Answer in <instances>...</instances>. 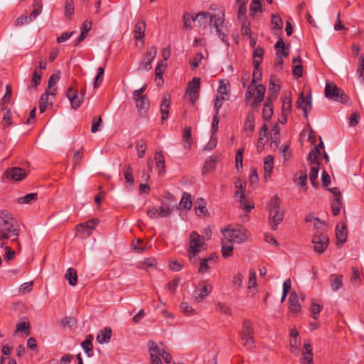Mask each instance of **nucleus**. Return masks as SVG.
Masks as SVG:
<instances>
[{
  "mask_svg": "<svg viewBox=\"0 0 364 364\" xmlns=\"http://www.w3.org/2000/svg\"><path fill=\"white\" fill-rule=\"evenodd\" d=\"M216 310L226 315L231 314V309L225 303H218L216 305Z\"/></svg>",
  "mask_w": 364,
  "mask_h": 364,
  "instance_id": "774afa93",
  "label": "nucleus"
},
{
  "mask_svg": "<svg viewBox=\"0 0 364 364\" xmlns=\"http://www.w3.org/2000/svg\"><path fill=\"white\" fill-rule=\"evenodd\" d=\"M255 90L257 95L254 97L251 104V105L255 107H257L260 102L263 101L266 88L262 85H258L255 86Z\"/></svg>",
  "mask_w": 364,
  "mask_h": 364,
  "instance_id": "6ab92c4d",
  "label": "nucleus"
},
{
  "mask_svg": "<svg viewBox=\"0 0 364 364\" xmlns=\"http://www.w3.org/2000/svg\"><path fill=\"white\" fill-rule=\"evenodd\" d=\"M74 13V6L73 0H66L65 5V15L69 19L71 18Z\"/></svg>",
  "mask_w": 364,
  "mask_h": 364,
  "instance_id": "5fc2aeb1",
  "label": "nucleus"
},
{
  "mask_svg": "<svg viewBox=\"0 0 364 364\" xmlns=\"http://www.w3.org/2000/svg\"><path fill=\"white\" fill-rule=\"evenodd\" d=\"M166 63L165 62H164V60H160L158 63V64L156 67V69H155L156 77L157 78L160 79L162 81V82H164L162 75H163L164 72L166 70Z\"/></svg>",
  "mask_w": 364,
  "mask_h": 364,
  "instance_id": "09e8293b",
  "label": "nucleus"
},
{
  "mask_svg": "<svg viewBox=\"0 0 364 364\" xmlns=\"http://www.w3.org/2000/svg\"><path fill=\"white\" fill-rule=\"evenodd\" d=\"M154 159L156 161V165L157 168L159 169V174L163 175L165 170V159L164 156L161 151H158L155 153Z\"/></svg>",
  "mask_w": 364,
  "mask_h": 364,
  "instance_id": "bb28decb",
  "label": "nucleus"
},
{
  "mask_svg": "<svg viewBox=\"0 0 364 364\" xmlns=\"http://www.w3.org/2000/svg\"><path fill=\"white\" fill-rule=\"evenodd\" d=\"M38 198V195L36 193H31L26 195L23 197H21L18 199V201L21 204H31L36 201Z\"/></svg>",
  "mask_w": 364,
  "mask_h": 364,
  "instance_id": "a18cd8bd",
  "label": "nucleus"
},
{
  "mask_svg": "<svg viewBox=\"0 0 364 364\" xmlns=\"http://www.w3.org/2000/svg\"><path fill=\"white\" fill-rule=\"evenodd\" d=\"M14 219L7 210L0 211V247H3L6 242L5 240L11 236H15L12 239V242H16L18 248H21L20 242L18 239V230L14 228Z\"/></svg>",
  "mask_w": 364,
  "mask_h": 364,
  "instance_id": "f257e3e1",
  "label": "nucleus"
},
{
  "mask_svg": "<svg viewBox=\"0 0 364 364\" xmlns=\"http://www.w3.org/2000/svg\"><path fill=\"white\" fill-rule=\"evenodd\" d=\"M248 0H236V4L238 5L237 18L241 22L247 21V8L246 5Z\"/></svg>",
  "mask_w": 364,
  "mask_h": 364,
  "instance_id": "aec40b11",
  "label": "nucleus"
},
{
  "mask_svg": "<svg viewBox=\"0 0 364 364\" xmlns=\"http://www.w3.org/2000/svg\"><path fill=\"white\" fill-rule=\"evenodd\" d=\"M104 73H105V68L103 67H100L97 69V74L95 78L94 88L99 87L100 85L102 84V82H103Z\"/></svg>",
  "mask_w": 364,
  "mask_h": 364,
  "instance_id": "8fccbe9b",
  "label": "nucleus"
},
{
  "mask_svg": "<svg viewBox=\"0 0 364 364\" xmlns=\"http://www.w3.org/2000/svg\"><path fill=\"white\" fill-rule=\"evenodd\" d=\"M156 264V260L154 257L145 258L139 262L138 267L140 269H146L148 267H153Z\"/></svg>",
  "mask_w": 364,
  "mask_h": 364,
  "instance_id": "de8ad7c7",
  "label": "nucleus"
},
{
  "mask_svg": "<svg viewBox=\"0 0 364 364\" xmlns=\"http://www.w3.org/2000/svg\"><path fill=\"white\" fill-rule=\"evenodd\" d=\"M320 168V164L311 165V171L309 173V180L314 187L318 186V182L317 181L318 174Z\"/></svg>",
  "mask_w": 364,
  "mask_h": 364,
  "instance_id": "7c9ffc66",
  "label": "nucleus"
},
{
  "mask_svg": "<svg viewBox=\"0 0 364 364\" xmlns=\"http://www.w3.org/2000/svg\"><path fill=\"white\" fill-rule=\"evenodd\" d=\"M357 73L359 75V77L361 82H364V57L361 55L359 60V64L357 68Z\"/></svg>",
  "mask_w": 364,
  "mask_h": 364,
  "instance_id": "338daca9",
  "label": "nucleus"
},
{
  "mask_svg": "<svg viewBox=\"0 0 364 364\" xmlns=\"http://www.w3.org/2000/svg\"><path fill=\"white\" fill-rule=\"evenodd\" d=\"M204 238V236L201 237L196 231L191 233L188 248V256L191 262L193 263L197 262V257L205 245L203 242Z\"/></svg>",
  "mask_w": 364,
  "mask_h": 364,
  "instance_id": "7ed1b4c3",
  "label": "nucleus"
},
{
  "mask_svg": "<svg viewBox=\"0 0 364 364\" xmlns=\"http://www.w3.org/2000/svg\"><path fill=\"white\" fill-rule=\"evenodd\" d=\"M254 72L252 74V84L262 79V69L260 68L259 60H253Z\"/></svg>",
  "mask_w": 364,
  "mask_h": 364,
  "instance_id": "72a5a7b5",
  "label": "nucleus"
},
{
  "mask_svg": "<svg viewBox=\"0 0 364 364\" xmlns=\"http://www.w3.org/2000/svg\"><path fill=\"white\" fill-rule=\"evenodd\" d=\"M92 340L93 336L91 334H90L86 336L85 340L81 343L82 348L85 350V353L87 354L89 357L92 355Z\"/></svg>",
  "mask_w": 364,
  "mask_h": 364,
  "instance_id": "f704fd0d",
  "label": "nucleus"
},
{
  "mask_svg": "<svg viewBox=\"0 0 364 364\" xmlns=\"http://www.w3.org/2000/svg\"><path fill=\"white\" fill-rule=\"evenodd\" d=\"M242 345L247 350L253 348L255 343V331L252 323L249 319H245L242 323V328L240 332Z\"/></svg>",
  "mask_w": 364,
  "mask_h": 364,
  "instance_id": "20e7f679",
  "label": "nucleus"
},
{
  "mask_svg": "<svg viewBox=\"0 0 364 364\" xmlns=\"http://www.w3.org/2000/svg\"><path fill=\"white\" fill-rule=\"evenodd\" d=\"M203 58V55L201 53H198L196 56L190 60V64L192 67V69L194 70L198 68L201 62V60Z\"/></svg>",
  "mask_w": 364,
  "mask_h": 364,
  "instance_id": "69168bd1",
  "label": "nucleus"
},
{
  "mask_svg": "<svg viewBox=\"0 0 364 364\" xmlns=\"http://www.w3.org/2000/svg\"><path fill=\"white\" fill-rule=\"evenodd\" d=\"M5 176L13 181H21L24 179L26 176V171L20 167H12L7 168L4 173Z\"/></svg>",
  "mask_w": 364,
  "mask_h": 364,
  "instance_id": "4468645a",
  "label": "nucleus"
},
{
  "mask_svg": "<svg viewBox=\"0 0 364 364\" xmlns=\"http://www.w3.org/2000/svg\"><path fill=\"white\" fill-rule=\"evenodd\" d=\"M157 54V48L155 46H151L149 48L141 61L139 70H149L151 68V63L155 58Z\"/></svg>",
  "mask_w": 364,
  "mask_h": 364,
  "instance_id": "9d476101",
  "label": "nucleus"
},
{
  "mask_svg": "<svg viewBox=\"0 0 364 364\" xmlns=\"http://www.w3.org/2000/svg\"><path fill=\"white\" fill-rule=\"evenodd\" d=\"M213 286L206 281H202L193 291V296L196 302H201L212 291Z\"/></svg>",
  "mask_w": 364,
  "mask_h": 364,
  "instance_id": "0eeeda50",
  "label": "nucleus"
},
{
  "mask_svg": "<svg viewBox=\"0 0 364 364\" xmlns=\"http://www.w3.org/2000/svg\"><path fill=\"white\" fill-rule=\"evenodd\" d=\"M312 242L314 244V250L318 253H323L328 246V237L321 233L319 235L315 234L313 236Z\"/></svg>",
  "mask_w": 364,
  "mask_h": 364,
  "instance_id": "9b49d317",
  "label": "nucleus"
},
{
  "mask_svg": "<svg viewBox=\"0 0 364 364\" xmlns=\"http://www.w3.org/2000/svg\"><path fill=\"white\" fill-rule=\"evenodd\" d=\"M159 209V217H167L172 213L171 208L169 205L162 204Z\"/></svg>",
  "mask_w": 364,
  "mask_h": 364,
  "instance_id": "bf43d9fd",
  "label": "nucleus"
},
{
  "mask_svg": "<svg viewBox=\"0 0 364 364\" xmlns=\"http://www.w3.org/2000/svg\"><path fill=\"white\" fill-rule=\"evenodd\" d=\"M33 9L31 11L30 16L32 20L36 18V17L41 13L43 4L41 0H34L33 3Z\"/></svg>",
  "mask_w": 364,
  "mask_h": 364,
  "instance_id": "a19ab883",
  "label": "nucleus"
},
{
  "mask_svg": "<svg viewBox=\"0 0 364 364\" xmlns=\"http://www.w3.org/2000/svg\"><path fill=\"white\" fill-rule=\"evenodd\" d=\"M289 310L293 313H298L301 310L299 297L295 292H292L289 298Z\"/></svg>",
  "mask_w": 364,
  "mask_h": 364,
  "instance_id": "a878e982",
  "label": "nucleus"
},
{
  "mask_svg": "<svg viewBox=\"0 0 364 364\" xmlns=\"http://www.w3.org/2000/svg\"><path fill=\"white\" fill-rule=\"evenodd\" d=\"M342 206L341 198H335L331 204V210L334 215H337L340 213L341 208Z\"/></svg>",
  "mask_w": 364,
  "mask_h": 364,
  "instance_id": "603ef678",
  "label": "nucleus"
},
{
  "mask_svg": "<svg viewBox=\"0 0 364 364\" xmlns=\"http://www.w3.org/2000/svg\"><path fill=\"white\" fill-rule=\"evenodd\" d=\"M11 124V112L9 109H5L3 114L2 125L4 128Z\"/></svg>",
  "mask_w": 364,
  "mask_h": 364,
  "instance_id": "052dcab7",
  "label": "nucleus"
},
{
  "mask_svg": "<svg viewBox=\"0 0 364 364\" xmlns=\"http://www.w3.org/2000/svg\"><path fill=\"white\" fill-rule=\"evenodd\" d=\"M279 90L280 86L271 81L269 87V95L267 98H270V100H275L277 98V93L279 92Z\"/></svg>",
  "mask_w": 364,
  "mask_h": 364,
  "instance_id": "49530a36",
  "label": "nucleus"
},
{
  "mask_svg": "<svg viewBox=\"0 0 364 364\" xmlns=\"http://www.w3.org/2000/svg\"><path fill=\"white\" fill-rule=\"evenodd\" d=\"M148 346L151 357H161L164 349H161L154 341H149Z\"/></svg>",
  "mask_w": 364,
  "mask_h": 364,
  "instance_id": "e433bc0d",
  "label": "nucleus"
},
{
  "mask_svg": "<svg viewBox=\"0 0 364 364\" xmlns=\"http://www.w3.org/2000/svg\"><path fill=\"white\" fill-rule=\"evenodd\" d=\"M296 107L302 109L304 118L307 119L312 107L311 94L309 92L307 96H304V93L301 92L296 102Z\"/></svg>",
  "mask_w": 364,
  "mask_h": 364,
  "instance_id": "6e6552de",
  "label": "nucleus"
},
{
  "mask_svg": "<svg viewBox=\"0 0 364 364\" xmlns=\"http://www.w3.org/2000/svg\"><path fill=\"white\" fill-rule=\"evenodd\" d=\"M60 72L58 71L55 73L51 75V76L48 79V85L49 89H52V87H55V84L60 80Z\"/></svg>",
  "mask_w": 364,
  "mask_h": 364,
  "instance_id": "0e129e2a",
  "label": "nucleus"
},
{
  "mask_svg": "<svg viewBox=\"0 0 364 364\" xmlns=\"http://www.w3.org/2000/svg\"><path fill=\"white\" fill-rule=\"evenodd\" d=\"M322 309V306L316 303H315L314 300L311 302V312L312 317L315 319H317L320 311Z\"/></svg>",
  "mask_w": 364,
  "mask_h": 364,
  "instance_id": "680f3d73",
  "label": "nucleus"
},
{
  "mask_svg": "<svg viewBox=\"0 0 364 364\" xmlns=\"http://www.w3.org/2000/svg\"><path fill=\"white\" fill-rule=\"evenodd\" d=\"M218 17L219 16L210 14L208 12H200L193 17L192 20L193 22L196 23L198 26L205 27L208 23H214L215 19Z\"/></svg>",
  "mask_w": 364,
  "mask_h": 364,
  "instance_id": "f8f14e48",
  "label": "nucleus"
},
{
  "mask_svg": "<svg viewBox=\"0 0 364 364\" xmlns=\"http://www.w3.org/2000/svg\"><path fill=\"white\" fill-rule=\"evenodd\" d=\"M352 275L350 277V282L354 285L358 286L361 283V279L360 277V273L357 267H352Z\"/></svg>",
  "mask_w": 364,
  "mask_h": 364,
  "instance_id": "3c124183",
  "label": "nucleus"
},
{
  "mask_svg": "<svg viewBox=\"0 0 364 364\" xmlns=\"http://www.w3.org/2000/svg\"><path fill=\"white\" fill-rule=\"evenodd\" d=\"M41 76H42L41 72L38 71V70H35L33 72V75H32V80H31V83H32L33 87H34V88L36 87L41 83Z\"/></svg>",
  "mask_w": 364,
  "mask_h": 364,
  "instance_id": "e2e57ef3",
  "label": "nucleus"
},
{
  "mask_svg": "<svg viewBox=\"0 0 364 364\" xmlns=\"http://www.w3.org/2000/svg\"><path fill=\"white\" fill-rule=\"evenodd\" d=\"M65 278L68 281L70 285H76L77 282V274L76 270L73 268H68L65 274Z\"/></svg>",
  "mask_w": 364,
  "mask_h": 364,
  "instance_id": "4c0bfd02",
  "label": "nucleus"
},
{
  "mask_svg": "<svg viewBox=\"0 0 364 364\" xmlns=\"http://www.w3.org/2000/svg\"><path fill=\"white\" fill-rule=\"evenodd\" d=\"M273 100L270 98H267L264 103L262 109V118L264 121H269L271 119L273 114Z\"/></svg>",
  "mask_w": 364,
  "mask_h": 364,
  "instance_id": "a211bd4d",
  "label": "nucleus"
},
{
  "mask_svg": "<svg viewBox=\"0 0 364 364\" xmlns=\"http://www.w3.org/2000/svg\"><path fill=\"white\" fill-rule=\"evenodd\" d=\"M112 336V330L109 327H106L100 331L96 339L100 344L109 343Z\"/></svg>",
  "mask_w": 364,
  "mask_h": 364,
  "instance_id": "393cba45",
  "label": "nucleus"
},
{
  "mask_svg": "<svg viewBox=\"0 0 364 364\" xmlns=\"http://www.w3.org/2000/svg\"><path fill=\"white\" fill-rule=\"evenodd\" d=\"M274 168V159L271 155L267 156L264 159V177H269L272 173Z\"/></svg>",
  "mask_w": 364,
  "mask_h": 364,
  "instance_id": "cd10ccee",
  "label": "nucleus"
},
{
  "mask_svg": "<svg viewBox=\"0 0 364 364\" xmlns=\"http://www.w3.org/2000/svg\"><path fill=\"white\" fill-rule=\"evenodd\" d=\"M271 23L273 26L272 29L278 31H281L283 27V21L277 14H272L271 18Z\"/></svg>",
  "mask_w": 364,
  "mask_h": 364,
  "instance_id": "79ce46f5",
  "label": "nucleus"
},
{
  "mask_svg": "<svg viewBox=\"0 0 364 364\" xmlns=\"http://www.w3.org/2000/svg\"><path fill=\"white\" fill-rule=\"evenodd\" d=\"M260 0H252L250 5V14L254 16L257 12H262V5Z\"/></svg>",
  "mask_w": 364,
  "mask_h": 364,
  "instance_id": "37998d69",
  "label": "nucleus"
},
{
  "mask_svg": "<svg viewBox=\"0 0 364 364\" xmlns=\"http://www.w3.org/2000/svg\"><path fill=\"white\" fill-rule=\"evenodd\" d=\"M280 200L277 196H273L269 203V223L272 230L283 220L284 213L279 208Z\"/></svg>",
  "mask_w": 364,
  "mask_h": 364,
  "instance_id": "f03ea898",
  "label": "nucleus"
},
{
  "mask_svg": "<svg viewBox=\"0 0 364 364\" xmlns=\"http://www.w3.org/2000/svg\"><path fill=\"white\" fill-rule=\"evenodd\" d=\"M320 156L321 151L318 146H314L308 154V162L310 165H318L320 164Z\"/></svg>",
  "mask_w": 364,
  "mask_h": 364,
  "instance_id": "5701e85b",
  "label": "nucleus"
},
{
  "mask_svg": "<svg viewBox=\"0 0 364 364\" xmlns=\"http://www.w3.org/2000/svg\"><path fill=\"white\" fill-rule=\"evenodd\" d=\"M170 102H171V95L169 94L164 95L162 101H161V103L160 105V111L161 113L162 123H164L168 118Z\"/></svg>",
  "mask_w": 364,
  "mask_h": 364,
  "instance_id": "dca6fc26",
  "label": "nucleus"
},
{
  "mask_svg": "<svg viewBox=\"0 0 364 364\" xmlns=\"http://www.w3.org/2000/svg\"><path fill=\"white\" fill-rule=\"evenodd\" d=\"M291 108V100L289 97H286L282 100V114L284 115L287 114Z\"/></svg>",
  "mask_w": 364,
  "mask_h": 364,
  "instance_id": "13d9d810",
  "label": "nucleus"
},
{
  "mask_svg": "<svg viewBox=\"0 0 364 364\" xmlns=\"http://www.w3.org/2000/svg\"><path fill=\"white\" fill-rule=\"evenodd\" d=\"M136 148L139 158H143L145 155V151L146 149V142L143 140L137 141Z\"/></svg>",
  "mask_w": 364,
  "mask_h": 364,
  "instance_id": "4d7b16f0",
  "label": "nucleus"
},
{
  "mask_svg": "<svg viewBox=\"0 0 364 364\" xmlns=\"http://www.w3.org/2000/svg\"><path fill=\"white\" fill-rule=\"evenodd\" d=\"M181 311L187 316L196 314L195 309L191 306L187 302H182L180 305Z\"/></svg>",
  "mask_w": 364,
  "mask_h": 364,
  "instance_id": "6e6d98bb",
  "label": "nucleus"
},
{
  "mask_svg": "<svg viewBox=\"0 0 364 364\" xmlns=\"http://www.w3.org/2000/svg\"><path fill=\"white\" fill-rule=\"evenodd\" d=\"M146 31V22L144 21H138L134 26V37L136 40H142L144 37Z\"/></svg>",
  "mask_w": 364,
  "mask_h": 364,
  "instance_id": "4be33fe9",
  "label": "nucleus"
},
{
  "mask_svg": "<svg viewBox=\"0 0 364 364\" xmlns=\"http://www.w3.org/2000/svg\"><path fill=\"white\" fill-rule=\"evenodd\" d=\"M255 129V115L253 112H249L245 122L244 129L247 136H250Z\"/></svg>",
  "mask_w": 364,
  "mask_h": 364,
  "instance_id": "b1692460",
  "label": "nucleus"
},
{
  "mask_svg": "<svg viewBox=\"0 0 364 364\" xmlns=\"http://www.w3.org/2000/svg\"><path fill=\"white\" fill-rule=\"evenodd\" d=\"M276 52L280 53L284 57H287L289 53L285 50V44L282 38H279L274 46Z\"/></svg>",
  "mask_w": 364,
  "mask_h": 364,
  "instance_id": "864d4df0",
  "label": "nucleus"
},
{
  "mask_svg": "<svg viewBox=\"0 0 364 364\" xmlns=\"http://www.w3.org/2000/svg\"><path fill=\"white\" fill-rule=\"evenodd\" d=\"M214 27L215 28L221 41L228 47L230 46V43L228 40L227 27L224 26V19L222 17L215 18Z\"/></svg>",
  "mask_w": 364,
  "mask_h": 364,
  "instance_id": "ddd939ff",
  "label": "nucleus"
},
{
  "mask_svg": "<svg viewBox=\"0 0 364 364\" xmlns=\"http://www.w3.org/2000/svg\"><path fill=\"white\" fill-rule=\"evenodd\" d=\"M225 238L229 242L242 243L249 240L250 233L243 228L227 229L224 231Z\"/></svg>",
  "mask_w": 364,
  "mask_h": 364,
  "instance_id": "423d86ee",
  "label": "nucleus"
},
{
  "mask_svg": "<svg viewBox=\"0 0 364 364\" xmlns=\"http://www.w3.org/2000/svg\"><path fill=\"white\" fill-rule=\"evenodd\" d=\"M77 93L78 91L72 87H68L66 90V97L68 98L71 107L74 109L80 107L83 101V99L80 97Z\"/></svg>",
  "mask_w": 364,
  "mask_h": 364,
  "instance_id": "2eb2a0df",
  "label": "nucleus"
},
{
  "mask_svg": "<svg viewBox=\"0 0 364 364\" xmlns=\"http://www.w3.org/2000/svg\"><path fill=\"white\" fill-rule=\"evenodd\" d=\"M195 211L197 215L203 216L206 215L208 210L205 207V203L203 198H198L195 205Z\"/></svg>",
  "mask_w": 364,
  "mask_h": 364,
  "instance_id": "473e14b6",
  "label": "nucleus"
},
{
  "mask_svg": "<svg viewBox=\"0 0 364 364\" xmlns=\"http://www.w3.org/2000/svg\"><path fill=\"white\" fill-rule=\"evenodd\" d=\"M136 106L139 112L146 113L149 108V100L146 95L139 96L134 98Z\"/></svg>",
  "mask_w": 364,
  "mask_h": 364,
  "instance_id": "f3484780",
  "label": "nucleus"
},
{
  "mask_svg": "<svg viewBox=\"0 0 364 364\" xmlns=\"http://www.w3.org/2000/svg\"><path fill=\"white\" fill-rule=\"evenodd\" d=\"M240 196V205L245 210L246 212L249 213L254 208L252 205L247 204L246 196L244 191H237L235 193V197Z\"/></svg>",
  "mask_w": 364,
  "mask_h": 364,
  "instance_id": "ea45409f",
  "label": "nucleus"
},
{
  "mask_svg": "<svg viewBox=\"0 0 364 364\" xmlns=\"http://www.w3.org/2000/svg\"><path fill=\"white\" fill-rule=\"evenodd\" d=\"M292 72L293 75L297 77H301L303 75V68L300 56L293 59Z\"/></svg>",
  "mask_w": 364,
  "mask_h": 364,
  "instance_id": "c85d7f7f",
  "label": "nucleus"
},
{
  "mask_svg": "<svg viewBox=\"0 0 364 364\" xmlns=\"http://www.w3.org/2000/svg\"><path fill=\"white\" fill-rule=\"evenodd\" d=\"M193 203L191 196L190 193L184 192L180 201V205L185 210H190L192 207Z\"/></svg>",
  "mask_w": 364,
  "mask_h": 364,
  "instance_id": "58836bf2",
  "label": "nucleus"
},
{
  "mask_svg": "<svg viewBox=\"0 0 364 364\" xmlns=\"http://www.w3.org/2000/svg\"><path fill=\"white\" fill-rule=\"evenodd\" d=\"M124 175L126 182L129 183L130 186H133L134 183V179L133 177L132 167L129 164L124 166Z\"/></svg>",
  "mask_w": 364,
  "mask_h": 364,
  "instance_id": "c03bdc74",
  "label": "nucleus"
},
{
  "mask_svg": "<svg viewBox=\"0 0 364 364\" xmlns=\"http://www.w3.org/2000/svg\"><path fill=\"white\" fill-rule=\"evenodd\" d=\"M307 174L306 170L300 171L295 175L294 181L296 182L304 191L307 190L306 182H307Z\"/></svg>",
  "mask_w": 364,
  "mask_h": 364,
  "instance_id": "2f4dec72",
  "label": "nucleus"
},
{
  "mask_svg": "<svg viewBox=\"0 0 364 364\" xmlns=\"http://www.w3.org/2000/svg\"><path fill=\"white\" fill-rule=\"evenodd\" d=\"M232 243V242H229L226 239L222 240L221 252L223 257L228 258L232 255V252L234 250Z\"/></svg>",
  "mask_w": 364,
  "mask_h": 364,
  "instance_id": "c756f323",
  "label": "nucleus"
},
{
  "mask_svg": "<svg viewBox=\"0 0 364 364\" xmlns=\"http://www.w3.org/2000/svg\"><path fill=\"white\" fill-rule=\"evenodd\" d=\"M342 279V275L331 274L330 276L331 286L334 291H338L343 286Z\"/></svg>",
  "mask_w": 364,
  "mask_h": 364,
  "instance_id": "c9c22d12",
  "label": "nucleus"
},
{
  "mask_svg": "<svg viewBox=\"0 0 364 364\" xmlns=\"http://www.w3.org/2000/svg\"><path fill=\"white\" fill-rule=\"evenodd\" d=\"M325 96L332 100L346 103L348 100V97L344 91L333 82H327L325 87Z\"/></svg>",
  "mask_w": 364,
  "mask_h": 364,
  "instance_id": "39448f33",
  "label": "nucleus"
},
{
  "mask_svg": "<svg viewBox=\"0 0 364 364\" xmlns=\"http://www.w3.org/2000/svg\"><path fill=\"white\" fill-rule=\"evenodd\" d=\"M347 227L344 223H339L336 226V238L341 243L343 244L347 239Z\"/></svg>",
  "mask_w": 364,
  "mask_h": 364,
  "instance_id": "412c9836",
  "label": "nucleus"
},
{
  "mask_svg": "<svg viewBox=\"0 0 364 364\" xmlns=\"http://www.w3.org/2000/svg\"><path fill=\"white\" fill-rule=\"evenodd\" d=\"M98 223L99 220L97 219H92L85 223L78 224L76 226L77 234L80 235L82 237H89Z\"/></svg>",
  "mask_w": 364,
  "mask_h": 364,
  "instance_id": "1a4fd4ad",
  "label": "nucleus"
}]
</instances>
